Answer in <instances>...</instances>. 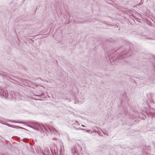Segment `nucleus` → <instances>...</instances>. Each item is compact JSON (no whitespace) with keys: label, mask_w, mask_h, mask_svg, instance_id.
<instances>
[{"label":"nucleus","mask_w":155,"mask_h":155,"mask_svg":"<svg viewBox=\"0 0 155 155\" xmlns=\"http://www.w3.org/2000/svg\"><path fill=\"white\" fill-rule=\"evenodd\" d=\"M28 126L38 131L40 130H40H42L44 132H45L42 129V128L39 124H33V126Z\"/></svg>","instance_id":"f257e3e1"},{"label":"nucleus","mask_w":155,"mask_h":155,"mask_svg":"<svg viewBox=\"0 0 155 155\" xmlns=\"http://www.w3.org/2000/svg\"><path fill=\"white\" fill-rule=\"evenodd\" d=\"M50 148L52 155H54V154H55L56 153H57V148L55 147L54 145H51Z\"/></svg>","instance_id":"f03ea898"},{"label":"nucleus","mask_w":155,"mask_h":155,"mask_svg":"<svg viewBox=\"0 0 155 155\" xmlns=\"http://www.w3.org/2000/svg\"><path fill=\"white\" fill-rule=\"evenodd\" d=\"M124 53H122L118 57V60L120 59L121 58H124V56L123 55Z\"/></svg>","instance_id":"7ed1b4c3"},{"label":"nucleus","mask_w":155,"mask_h":155,"mask_svg":"<svg viewBox=\"0 0 155 155\" xmlns=\"http://www.w3.org/2000/svg\"><path fill=\"white\" fill-rule=\"evenodd\" d=\"M42 126L43 127V128L44 129V130L46 132L47 131H48L47 128H46V127H45V126H44L43 125H42Z\"/></svg>","instance_id":"20e7f679"},{"label":"nucleus","mask_w":155,"mask_h":155,"mask_svg":"<svg viewBox=\"0 0 155 155\" xmlns=\"http://www.w3.org/2000/svg\"><path fill=\"white\" fill-rule=\"evenodd\" d=\"M18 126H16L15 125H12V127L13 128H16L18 129Z\"/></svg>","instance_id":"39448f33"},{"label":"nucleus","mask_w":155,"mask_h":155,"mask_svg":"<svg viewBox=\"0 0 155 155\" xmlns=\"http://www.w3.org/2000/svg\"><path fill=\"white\" fill-rule=\"evenodd\" d=\"M18 126H16L15 125H12V127L13 128H16L18 129Z\"/></svg>","instance_id":"423d86ee"},{"label":"nucleus","mask_w":155,"mask_h":155,"mask_svg":"<svg viewBox=\"0 0 155 155\" xmlns=\"http://www.w3.org/2000/svg\"><path fill=\"white\" fill-rule=\"evenodd\" d=\"M18 129H24V130H27V129H25L24 128H23V127H21L18 126Z\"/></svg>","instance_id":"0eeeda50"},{"label":"nucleus","mask_w":155,"mask_h":155,"mask_svg":"<svg viewBox=\"0 0 155 155\" xmlns=\"http://www.w3.org/2000/svg\"><path fill=\"white\" fill-rule=\"evenodd\" d=\"M5 124L6 125H7V126H8L9 127H12V125H10V124L6 123Z\"/></svg>","instance_id":"6e6552de"},{"label":"nucleus","mask_w":155,"mask_h":155,"mask_svg":"<svg viewBox=\"0 0 155 155\" xmlns=\"http://www.w3.org/2000/svg\"><path fill=\"white\" fill-rule=\"evenodd\" d=\"M3 96L5 97L6 95V93H3Z\"/></svg>","instance_id":"1a4fd4ad"},{"label":"nucleus","mask_w":155,"mask_h":155,"mask_svg":"<svg viewBox=\"0 0 155 155\" xmlns=\"http://www.w3.org/2000/svg\"><path fill=\"white\" fill-rule=\"evenodd\" d=\"M53 131H54V133H55V132H56V130L55 129H54L53 130Z\"/></svg>","instance_id":"9d476101"},{"label":"nucleus","mask_w":155,"mask_h":155,"mask_svg":"<svg viewBox=\"0 0 155 155\" xmlns=\"http://www.w3.org/2000/svg\"><path fill=\"white\" fill-rule=\"evenodd\" d=\"M49 131H50L51 132V131H52L51 130V129H50L49 128Z\"/></svg>","instance_id":"9b49d317"},{"label":"nucleus","mask_w":155,"mask_h":155,"mask_svg":"<svg viewBox=\"0 0 155 155\" xmlns=\"http://www.w3.org/2000/svg\"><path fill=\"white\" fill-rule=\"evenodd\" d=\"M18 123H21V124H24V123L23 122H18Z\"/></svg>","instance_id":"f8f14e48"},{"label":"nucleus","mask_w":155,"mask_h":155,"mask_svg":"<svg viewBox=\"0 0 155 155\" xmlns=\"http://www.w3.org/2000/svg\"><path fill=\"white\" fill-rule=\"evenodd\" d=\"M81 126H82V127H85V126H84V125H81Z\"/></svg>","instance_id":"ddd939ff"},{"label":"nucleus","mask_w":155,"mask_h":155,"mask_svg":"<svg viewBox=\"0 0 155 155\" xmlns=\"http://www.w3.org/2000/svg\"><path fill=\"white\" fill-rule=\"evenodd\" d=\"M48 154H47L46 155H48Z\"/></svg>","instance_id":"4468645a"}]
</instances>
